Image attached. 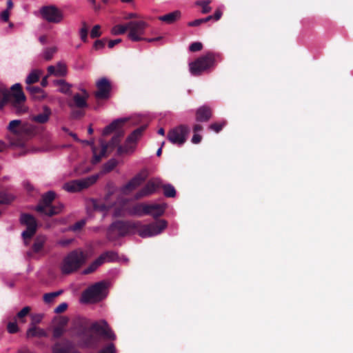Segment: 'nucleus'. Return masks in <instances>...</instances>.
I'll use <instances>...</instances> for the list:
<instances>
[{"label":"nucleus","instance_id":"nucleus-20","mask_svg":"<svg viewBox=\"0 0 353 353\" xmlns=\"http://www.w3.org/2000/svg\"><path fill=\"white\" fill-rule=\"evenodd\" d=\"M101 149H99L96 146L94 145L93 141H87V144H90L92 145V150L93 152V159L92 163L96 164L99 163L103 157H104L106 154L108 150V144L104 141H101Z\"/></svg>","mask_w":353,"mask_h":353},{"label":"nucleus","instance_id":"nucleus-42","mask_svg":"<svg viewBox=\"0 0 353 353\" xmlns=\"http://www.w3.org/2000/svg\"><path fill=\"white\" fill-rule=\"evenodd\" d=\"M14 200V196L5 192H0V203L8 204Z\"/></svg>","mask_w":353,"mask_h":353},{"label":"nucleus","instance_id":"nucleus-63","mask_svg":"<svg viewBox=\"0 0 353 353\" xmlns=\"http://www.w3.org/2000/svg\"><path fill=\"white\" fill-rule=\"evenodd\" d=\"M222 16V12L220 10H216L213 15L214 17V19L216 20V21H218L219 19H220V18Z\"/></svg>","mask_w":353,"mask_h":353},{"label":"nucleus","instance_id":"nucleus-54","mask_svg":"<svg viewBox=\"0 0 353 353\" xmlns=\"http://www.w3.org/2000/svg\"><path fill=\"white\" fill-rule=\"evenodd\" d=\"M106 43L105 39L97 40L94 43V48L96 50H100L104 48Z\"/></svg>","mask_w":353,"mask_h":353},{"label":"nucleus","instance_id":"nucleus-57","mask_svg":"<svg viewBox=\"0 0 353 353\" xmlns=\"http://www.w3.org/2000/svg\"><path fill=\"white\" fill-rule=\"evenodd\" d=\"M10 11L5 10L0 13V19L4 22H7L9 20Z\"/></svg>","mask_w":353,"mask_h":353},{"label":"nucleus","instance_id":"nucleus-51","mask_svg":"<svg viewBox=\"0 0 353 353\" xmlns=\"http://www.w3.org/2000/svg\"><path fill=\"white\" fill-rule=\"evenodd\" d=\"M202 48H203V45L201 43L194 42V43H192L190 46L189 50L191 52H197V51H200L202 49Z\"/></svg>","mask_w":353,"mask_h":353},{"label":"nucleus","instance_id":"nucleus-33","mask_svg":"<svg viewBox=\"0 0 353 353\" xmlns=\"http://www.w3.org/2000/svg\"><path fill=\"white\" fill-rule=\"evenodd\" d=\"M41 71L39 70H33L26 77V83L32 84L39 81Z\"/></svg>","mask_w":353,"mask_h":353},{"label":"nucleus","instance_id":"nucleus-47","mask_svg":"<svg viewBox=\"0 0 353 353\" xmlns=\"http://www.w3.org/2000/svg\"><path fill=\"white\" fill-rule=\"evenodd\" d=\"M82 24H83V27L81 28V30L79 31V34H80L81 39L83 41L85 42L87 41L88 29L86 27L85 22H83Z\"/></svg>","mask_w":353,"mask_h":353},{"label":"nucleus","instance_id":"nucleus-58","mask_svg":"<svg viewBox=\"0 0 353 353\" xmlns=\"http://www.w3.org/2000/svg\"><path fill=\"white\" fill-rule=\"evenodd\" d=\"M43 317V315L41 314H37L32 316V323H34L35 325L37 323H39L42 319Z\"/></svg>","mask_w":353,"mask_h":353},{"label":"nucleus","instance_id":"nucleus-64","mask_svg":"<svg viewBox=\"0 0 353 353\" xmlns=\"http://www.w3.org/2000/svg\"><path fill=\"white\" fill-rule=\"evenodd\" d=\"M23 186L28 191H31V190H33V187H32V185L30 184V183L29 181H24L23 182Z\"/></svg>","mask_w":353,"mask_h":353},{"label":"nucleus","instance_id":"nucleus-2","mask_svg":"<svg viewBox=\"0 0 353 353\" xmlns=\"http://www.w3.org/2000/svg\"><path fill=\"white\" fill-rule=\"evenodd\" d=\"M139 226L140 221H118L114 222L108 228V237L110 239H114L117 236H124L137 233L138 227Z\"/></svg>","mask_w":353,"mask_h":353},{"label":"nucleus","instance_id":"nucleus-6","mask_svg":"<svg viewBox=\"0 0 353 353\" xmlns=\"http://www.w3.org/2000/svg\"><path fill=\"white\" fill-rule=\"evenodd\" d=\"M42 19L50 23L58 24L64 19L63 12L55 5L43 6L39 9Z\"/></svg>","mask_w":353,"mask_h":353},{"label":"nucleus","instance_id":"nucleus-40","mask_svg":"<svg viewBox=\"0 0 353 353\" xmlns=\"http://www.w3.org/2000/svg\"><path fill=\"white\" fill-rule=\"evenodd\" d=\"M163 194L167 197H174L176 196V190L171 184H165L162 186Z\"/></svg>","mask_w":353,"mask_h":353},{"label":"nucleus","instance_id":"nucleus-25","mask_svg":"<svg viewBox=\"0 0 353 353\" xmlns=\"http://www.w3.org/2000/svg\"><path fill=\"white\" fill-rule=\"evenodd\" d=\"M26 336L28 339L33 337H46L48 333L42 328L36 326L34 323H30V327L26 331Z\"/></svg>","mask_w":353,"mask_h":353},{"label":"nucleus","instance_id":"nucleus-53","mask_svg":"<svg viewBox=\"0 0 353 353\" xmlns=\"http://www.w3.org/2000/svg\"><path fill=\"white\" fill-rule=\"evenodd\" d=\"M99 353H115V347L113 343L109 344L106 347L103 348Z\"/></svg>","mask_w":353,"mask_h":353},{"label":"nucleus","instance_id":"nucleus-37","mask_svg":"<svg viewBox=\"0 0 353 353\" xmlns=\"http://www.w3.org/2000/svg\"><path fill=\"white\" fill-rule=\"evenodd\" d=\"M63 293V290H59L57 292L46 293L43 295V301L46 303L50 304L54 302L55 299Z\"/></svg>","mask_w":353,"mask_h":353},{"label":"nucleus","instance_id":"nucleus-3","mask_svg":"<svg viewBox=\"0 0 353 353\" xmlns=\"http://www.w3.org/2000/svg\"><path fill=\"white\" fill-rule=\"evenodd\" d=\"M86 261V256L81 250H73L63 260L60 269L63 274H70L77 271Z\"/></svg>","mask_w":353,"mask_h":353},{"label":"nucleus","instance_id":"nucleus-18","mask_svg":"<svg viewBox=\"0 0 353 353\" xmlns=\"http://www.w3.org/2000/svg\"><path fill=\"white\" fill-rule=\"evenodd\" d=\"M147 172L143 171L141 173L137 174L133 177L128 183H126L121 188V192L123 194H128L132 190H134L137 187L141 185V183L145 181L147 177Z\"/></svg>","mask_w":353,"mask_h":353},{"label":"nucleus","instance_id":"nucleus-28","mask_svg":"<svg viewBox=\"0 0 353 353\" xmlns=\"http://www.w3.org/2000/svg\"><path fill=\"white\" fill-rule=\"evenodd\" d=\"M210 109L206 106L199 108L196 111V121L203 122L208 121L211 117Z\"/></svg>","mask_w":353,"mask_h":353},{"label":"nucleus","instance_id":"nucleus-22","mask_svg":"<svg viewBox=\"0 0 353 353\" xmlns=\"http://www.w3.org/2000/svg\"><path fill=\"white\" fill-rule=\"evenodd\" d=\"M145 214L152 215L157 218L164 213L165 209V204H150L145 206Z\"/></svg>","mask_w":353,"mask_h":353},{"label":"nucleus","instance_id":"nucleus-61","mask_svg":"<svg viewBox=\"0 0 353 353\" xmlns=\"http://www.w3.org/2000/svg\"><path fill=\"white\" fill-rule=\"evenodd\" d=\"M94 208L95 210H100V211H104V212L107 211V210H108V208L104 204L98 205V204L94 203Z\"/></svg>","mask_w":353,"mask_h":353},{"label":"nucleus","instance_id":"nucleus-48","mask_svg":"<svg viewBox=\"0 0 353 353\" xmlns=\"http://www.w3.org/2000/svg\"><path fill=\"white\" fill-rule=\"evenodd\" d=\"M64 333V329L61 326H58L54 328L52 336L54 339H58L61 337Z\"/></svg>","mask_w":353,"mask_h":353},{"label":"nucleus","instance_id":"nucleus-49","mask_svg":"<svg viewBox=\"0 0 353 353\" xmlns=\"http://www.w3.org/2000/svg\"><path fill=\"white\" fill-rule=\"evenodd\" d=\"M7 329L8 332L10 334L16 333L19 330L18 325L15 321L8 323L7 325Z\"/></svg>","mask_w":353,"mask_h":353},{"label":"nucleus","instance_id":"nucleus-44","mask_svg":"<svg viewBox=\"0 0 353 353\" xmlns=\"http://www.w3.org/2000/svg\"><path fill=\"white\" fill-rule=\"evenodd\" d=\"M123 134H124V132H121L117 133L114 136H113V137L110 140V143H107L108 147L109 145H117L119 143L120 139L121 137H123Z\"/></svg>","mask_w":353,"mask_h":353},{"label":"nucleus","instance_id":"nucleus-27","mask_svg":"<svg viewBox=\"0 0 353 353\" xmlns=\"http://www.w3.org/2000/svg\"><path fill=\"white\" fill-rule=\"evenodd\" d=\"M181 13L179 10L170 12L165 15L159 17L160 21H162L168 24H172L181 18Z\"/></svg>","mask_w":353,"mask_h":353},{"label":"nucleus","instance_id":"nucleus-26","mask_svg":"<svg viewBox=\"0 0 353 353\" xmlns=\"http://www.w3.org/2000/svg\"><path fill=\"white\" fill-rule=\"evenodd\" d=\"M51 113L50 108L45 105L43 107V112L32 116L31 119L39 123H45L48 121Z\"/></svg>","mask_w":353,"mask_h":353},{"label":"nucleus","instance_id":"nucleus-21","mask_svg":"<svg viewBox=\"0 0 353 353\" xmlns=\"http://www.w3.org/2000/svg\"><path fill=\"white\" fill-rule=\"evenodd\" d=\"M55 192L48 191L42 195L41 200L36 206L35 210L39 212H45V210L51 205L52 202L55 199Z\"/></svg>","mask_w":353,"mask_h":353},{"label":"nucleus","instance_id":"nucleus-62","mask_svg":"<svg viewBox=\"0 0 353 353\" xmlns=\"http://www.w3.org/2000/svg\"><path fill=\"white\" fill-rule=\"evenodd\" d=\"M121 41V39H114V40H110L108 42V48H112L116 44L119 43Z\"/></svg>","mask_w":353,"mask_h":353},{"label":"nucleus","instance_id":"nucleus-15","mask_svg":"<svg viewBox=\"0 0 353 353\" xmlns=\"http://www.w3.org/2000/svg\"><path fill=\"white\" fill-rule=\"evenodd\" d=\"M7 129L11 133L17 136L28 134L32 130V127L28 123H22L21 121L19 119L11 121Z\"/></svg>","mask_w":353,"mask_h":353},{"label":"nucleus","instance_id":"nucleus-5","mask_svg":"<svg viewBox=\"0 0 353 353\" xmlns=\"http://www.w3.org/2000/svg\"><path fill=\"white\" fill-rule=\"evenodd\" d=\"M145 125H143L134 130L126 139L123 145H119L117 148V154H132L136 148L138 140L141 137Z\"/></svg>","mask_w":353,"mask_h":353},{"label":"nucleus","instance_id":"nucleus-45","mask_svg":"<svg viewBox=\"0 0 353 353\" xmlns=\"http://www.w3.org/2000/svg\"><path fill=\"white\" fill-rule=\"evenodd\" d=\"M86 221L85 219H81L77 223H75L73 225H72L70 229L72 231L76 232L81 230L85 225Z\"/></svg>","mask_w":353,"mask_h":353},{"label":"nucleus","instance_id":"nucleus-10","mask_svg":"<svg viewBox=\"0 0 353 353\" xmlns=\"http://www.w3.org/2000/svg\"><path fill=\"white\" fill-rule=\"evenodd\" d=\"M190 130L185 125H179L170 130L168 139L174 145H182L186 141Z\"/></svg>","mask_w":353,"mask_h":353},{"label":"nucleus","instance_id":"nucleus-31","mask_svg":"<svg viewBox=\"0 0 353 353\" xmlns=\"http://www.w3.org/2000/svg\"><path fill=\"white\" fill-rule=\"evenodd\" d=\"M46 241V237L45 236H38L32 245L33 252L34 253L39 252L43 249Z\"/></svg>","mask_w":353,"mask_h":353},{"label":"nucleus","instance_id":"nucleus-24","mask_svg":"<svg viewBox=\"0 0 353 353\" xmlns=\"http://www.w3.org/2000/svg\"><path fill=\"white\" fill-rule=\"evenodd\" d=\"M118 259V254L112 251H108L102 253L96 260L94 261L99 267L102 264L108 262L114 261Z\"/></svg>","mask_w":353,"mask_h":353},{"label":"nucleus","instance_id":"nucleus-43","mask_svg":"<svg viewBox=\"0 0 353 353\" xmlns=\"http://www.w3.org/2000/svg\"><path fill=\"white\" fill-rule=\"evenodd\" d=\"M30 311V307L29 306H26L22 310H21L17 314V317L19 319L21 323H25L26 321L23 319V318L28 315V314Z\"/></svg>","mask_w":353,"mask_h":353},{"label":"nucleus","instance_id":"nucleus-9","mask_svg":"<svg viewBox=\"0 0 353 353\" xmlns=\"http://www.w3.org/2000/svg\"><path fill=\"white\" fill-rule=\"evenodd\" d=\"M214 61L213 56L208 54L190 63L189 64L190 71L193 75H199L212 67L214 64Z\"/></svg>","mask_w":353,"mask_h":353},{"label":"nucleus","instance_id":"nucleus-32","mask_svg":"<svg viewBox=\"0 0 353 353\" xmlns=\"http://www.w3.org/2000/svg\"><path fill=\"white\" fill-rule=\"evenodd\" d=\"M26 89L38 99H44L46 96L45 92L37 86H28Z\"/></svg>","mask_w":353,"mask_h":353},{"label":"nucleus","instance_id":"nucleus-30","mask_svg":"<svg viewBox=\"0 0 353 353\" xmlns=\"http://www.w3.org/2000/svg\"><path fill=\"white\" fill-rule=\"evenodd\" d=\"M81 345L85 347H90L96 345L98 342L97 338L90 333H83L81 336Z\"/></svg>","mask_w":353,"mask_h":353},{"label":"nucleus","instance_id":"nucleus-19","mask_svg":"<svg viewBox=\"0 0 353 353\" xmlns=\"http://www.w3.org/2000/svg\"><path fill=\"white\" fill-rule=\"evenodd\" d=\"M128 118H119L112 121L103 130V135L107 136L112 132H116L117 134L121 132H123L122 128L124 124L128 121Z\"/></svg>","mask_w":353,"mask_h":353},{"label":"nucleus","instance_id":"nucleus-34","mask_svg":"<svg viewBox=\"0 0 353 353\" xmlns=\"http://www.w3.org/2000/svg\"><path fill=\"white\" fill-rule=\"evenodd\" d=\"M145 204H138L129 210L128 213L130 215L141 216L145 214Z\"/></svg>","mask_w":353,"mask_h":353},{"label":"nucleus","instance_id":"nucleus-16","mask_svg":"<svg viewBox=\"0 0 353 353\" xmlns=\"http://www.w3.org/2000/svg\"><path fill=\"white\" fill-rule=\"evenodd\" d=\"M96 86L98 90L95 93L97 99H104L110 97L111 91V84L107 77H101L96 82Z\"/></svg>","mask_w":353,"mask_h":353},{"label":"nucleus","instance_id":"nucleus-60","mask_svg":"<svg viewBox=\"0 0 353 353\" xmlns=\"http://www.w3.org/2000/svg\"><path fill=\"white\" fill-rule=\"evenodd\" d=\"M192 142L194 144H197L201 142V136L199 134H194L192 138Z\"/></svg>","mask_w":353,"mask_h":353},{"label":"nucleus","instance_id":"nucleus-1","mask_svg":"<svg viewBox=\"0 0 353 353\" xmlns=\"http://www.w3.org/2000/svg\"><path fill=\"white\" fill-rule=\"evenodd\" d=\"M13 94H11L8 88L0 82V110H3L5 105L14 98L11 101L12 106L17 114H21L26 112V107L21 105L26 100V96L21 90L20 83H15L11 87Z\"/></svg>","mask_w":353,"mask_h":353},{"label":"nucleus","instance_id":"nucleus-39","mask_svg":"<svg viewBox=\"0 0 353 353\" xmlns=\"http://www.w3.org/2000/svg\"><path fill=\"white\" fill-rule=\"evenodd\" d=\"M57 48L56 46L46 48L43 52V57L44 59L46 61L52 59L54 54L57 52Z\"/></svg>","mask_w":353,"mask_h":353},{"label":"nucleus","instance_id":"nucleus-11","mask_svg":"<svg viewBox=\"0 0 353 353\" xmlns=\"http://www.w3.org/2000/svg\"><path fill=\"white\" fill-rule=\"evenodd\" d=\"M90 330L106 340L114 341L116 335L105 320L93 323Z\"/></svg>","mask_w":353,"mask_h":353},{"label":"nucleus","instance_id":"nucleus-14","mask_svg":"<svg viewBox=\"0 0 353 353\" xmlns=\"http://www.w3.org/2000/svg\"><path fill=\"white\" fill-rule=\"evenodd\" d=\"M161 185L162 182L159 178H153L149 180L146 185L136 194L135 198L139 199L141 197L150 196L154 193Z\"/></svg>","mask_w":353,"mask_h":353},{"label":"nucleus","instance_id":"nucleus-55","mask_svg":"<svg viewBox=\"0 0 353 353\" xmlns=\"http://www.w3.org/2000/svg\"><path fill=\"white\" fill-rule=\"evenodd\" d=\"M209 1H201L199 4L202 6V12L208 13L211 10V8L209 6Z\"/></svg>","mask_w":353,"mask_h":353},{"label":"nucleus","instance_id":"nucleus-7","mask_svg":"<svg viewBox=\"0 0 353 353\" xmlns=\"http://www.w3.org/2000/svg\"><path fill=\"white\" fill-rule=\"evenodd\" d=\"M167 221L161 219L148 225H142L138 227L137 234L142 238L151 237L161 234L166 228Z\"/></svg>","mask_w":353,"mask_h":353},{"label":"nucleus","instance_id":"nucleus-52","mask_svg":"<svg viewBox=\"0 0 353 353\" xmlns=\"http://www.w3.org/2000/svg\"><path fill=\"white\" fill-rule=\"evenodd\" d=\"M98 268L99 266L95 263L94 261H93L87 268H85L83 271V273L84 274L92 273L94 271H95Z\"/></svg>","mask_w":353,"mask_h":353},{"label":"nucleus","instance_id":"nucleus-12","mask_svg":"<svg viewBox=\"0 0 353 353\" xmlns=\"http://www.w3.org/2000/svg\"><path fill=\"white\" fill-rule=\"evenodd\" d=\"M147 23L143 21H130L128 23L129 29L128 38L132 41L145 40L142 37L144 34Z\"/></svg>","mask_w":353,"mask_h":353},{"label":"nucleus","instance_id":"nucleus-46","mask_svg":"<svg viewBox=\"0 0 353 353\" xmlns=\"http://www.w3.org/2000/svg\"><path fill=\"white\" fill-rule=\"evenodd\" d=\"M225 122H224V121H223L221 123H214L211 124L209 126V129H210L211 130H213L217 133L222 130V128L225 125Z\"/></svg>","mask_w":353,"mask_h":353},{"label":"nucleus","instance_id":"nucleus-35","mask_svg":"<svg viewBox=\"0 0 353 353\" xmlns=\"http://www.w3.org/2000/svg\"><path fill=\"white\" fill-rule=\"evenodd\" d=\"M63 209V205L62 203H59L57 205H50L49 210H45V212H41L46 215L49 216H52L55 214H58L61 212Z\"/></svg>","mask_w":353,"mask_h":353},{"label":"nucleus","instance_id":"nucleus-36","mask_svg":"<svg viewBox=\"0 0 353 353\" xmlns=\"http://www.w3.org/2000/svg\"><path fill=\"white\" fill-rule=\"evenodd\" d=\"M87 99H88L87 97L81 96L79 94H76L73 97V100H74L75 106L77 108H85L88 106V104L86 102Z\"/></svg>","mask_w":353,"mask_h":353},{"label":"nucleus","instance_id":"nucleus-38","mask_svg":"<svg viewBox=\"0 0 353 353\" xmlns=\"http://www.w3.org/2000/svg\"><path fill=\"white\" fill-rule=\"evenodd\" d=\"M117 160L115 159H110L103 165V172H110L117 165Z\"/></svg>","mask_w":353,"mask_h":353},{"label":"nucleus","instance_id":"nucleus-41","mask_svg":"<svg viewBox=\"0 0 353 353\" xmlns=\"http://www.w3.org/2000/svg\"><path fill=\"white\" fill-rule=\"evenodd\" d=\"M128 29V23L125 25H117L111 30V33L114 35L124 34Z\"/></svg>","mask_w":353,"mask_h":353},{"label":"nucleus","instance_id":"nucleus-29","mask_svg":"<svg viewBox=\"0 0 353 353\" xmlns=\"http://www.w3.org/2000/svg\"><path fill=\"white\" fill-rule=\"evenodd\" d=\"M53 84L59 87V92L63 94H71L72 85L63 79L54 80Z\"/></svg>","mask_w":353,"mask_h":353},{"label":"nucleus","instance_id":"nucleus-8","mask_svg":"<svg viewBox=\"0 0 353 353\" xmlns=\"http://www.w3.org/2000/svg\"><path fill=\"white\" fill-rule=\"evenodd\" d=\"M97 179L98 175H92L81 179L72 180L64 183L63 189L70 193L80 192L93 185Z\"/></svg>","mask_w":353,"mask_h":353},{"label":"nucleus","instance_id":"nucleus-59","mask_svg":"<svg viewBox=\"0 0 353 353\" xmlns=\"http://www.w3.org/2000/svg\"><path fill=\"white\" fill-rule=\"evenodd\" d=\"M204 22L205 21H204L203 19H196V20L189 22L188 26H198Z\"/></svg>","mask_w":353,"mask_h":353},{"label":"nucleus","instance_id":"nucleus-23","mask_svg":"<svg viewBox=\"0 0 353 353\" xmlns=\"http://www.w3.org/2000/svg\"><path fill=\"white\" fill-rule=\"evenodd\" d=\"M48 72L49 75H54L56 77H65L67 74L66 65L65 63L59 61L55 66H48Z\"/></svg>","mask_w":353,"mask_h":353},{"label":"nucleus","instance_id":"nucleus-4","mask_svg":"<svg viewBox=\"0 0 353 353\" xmlns=\"http://www.w3.org/2000/svg\"><path fill=\"white\" fill-rule=\"evenodd\" d=\"M107 285L103 281L96 283L85 290L81 296V302L94 303L101 301L107 296Z\"/></svg>","mask_w":353,"mask_h":353},{"label":"nucleus","instance_id":"nucleus-50","mask_svg":"<svg viewBox=\"0 0 353 353\" xmlns=\"http://www.w3.org/2000/svg\"><path fill=\"white\" fill-rule=\"evenodd\" d=\"M100 26L99 25H95L90 32V37L92 38H96L101 36V32H100Z\"/></svg>","mask_w":353,"mask_h":353},{"label":"nucleus","instance_id":"nucleus-13","mask_svg":"<svg viewBox=\"0 0 353 353\" xmlns=\"http://www.w3.org/2000/svg\"><path fill=\"white\" fill-rule=\"evenodd\" d=\"M21 224L26 225L27 229L22 232L24 239H30L36 232L37 223L35 218L29 214H22L20 217Z\"/></svg>","mask_w":353,"mask_h":353},{"label":"nucleus","instance_id":"nucleus-17","mask_svg":"<svg viewBox=\"0 0 353 353\" xmlns=\"http://www.w3.org/2000/svg\"><path fill=\"white\" fill-rule=\"evenodd\" d=\"M51 350L52 353H80L72 343L68 340L55 343Z\"/></svg>","mask_w":353,"mask_h":353},{"label":"nucleus","instance_id":"nucleus-56","mask_svg":"<svg viewBox=\"0 0 353 353\" xmlns=\"http://www.w3.org/2000/svg\"><path fill=\"white\" fill-rule=\"evenodd\" d=\"M68 307V304L66 303H62L59 304L57 307L54 308V312L55 313H61L64 312Z\"/></svg>","mask_w":353,"mask_h":353}]
</instances>
